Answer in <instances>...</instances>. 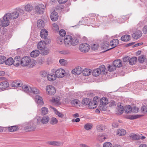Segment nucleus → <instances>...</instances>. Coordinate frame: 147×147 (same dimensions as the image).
<instances>
[{
    "label": "nucleus",
    "mask_w": 147,
    "mask_h": 147,
    "mask_svg": "<svg viewBox=\"0 0 147 147\" xmlns=\"http://www.w3.org/2000/svg\"><path fill=\"white\" fill-rule=\"evenodd\" d=\"M22 89L24 92L30 95L31 94H36L39 93V90L36 88L31 87L26 85H23Z\"/></svg>",
    "instance_id": "1"
},
{
    "label": "nucleus",
    "mask_w": 147,
    "mask_h": 147,
    "mask_svg": "<svg viewBox=\"0 0 147 147\" xmlns=\"http://www.w3.org/2000/svg\"><path fill=\"white\" fill-rule=\"evenodd\" d=\"M119 43V40L118 39H113L110 43L106 42V44H107V45L106 47L107 48L105 49L106 50L103 52H105L114 48L117 46ZM106 45H105V46Z\"/></svg>",
    "instance_id": "2"
},
{
    "label": "nucleus",
    "mask_w": 147,
    "mask_h": 147,
    "mask_svg": "<svg viewBox=\"0 0 147 147\" xmlns=\"http://www.w3.org/2000/svg\"><path fill=\"white\" fill-rule=\"evenodd\" d=\"M31 62V58L30 57L26 56L23 57L21 60L20 63L23 66H26L30 64Z\"/></svg>",
    "instance_id": "3"
},
{
    "label": "nucleus",
    "mask_w": 147,
    "mask_h": 147,
    "mask_svg": "<svg viewBox=\"0 0 147 147\" xmlns=\"http://www.w3.org/2000/svg\"><path fill=\"white\" fill-rule=\"evenodd\" d=\"M45 6L43 4H39L35 7V11L39 14H42L44 12Z\"/></svg>",
    "instance_id": "4"
},
{
    "label": "nucleus",
    "mask_w": 147,
    "mask_h": 147,
    "mask_svg": "<svg viewBox=\"0 0 147 147\" xmlns=\"http://www.w3.org/2000/svg\"><path fill=\"white\" fill-rule=\"evenodd\" d=\"M80 50L82 52H88L90 49V46L87 43H84L81 44L79 46Z\"/></svg>",
    "instance_id": "5"
},
{
    "label": "nucleus",
    "mask_w": 147,
    "mask_h": 147,
    "mask_svg": "<svg viewBox=\"0 0 147 147\" xmlns=\"http://www.w3.org/2000/svg\"><path fill=\"white\" fill-rule=\"evenodd\" d=\"M46 90L47 93L50 95H54L56 92L55 88L52 85H48L46 87Z\"/></svg>",
    "instance_id": "6"
},
{
    "label": "nucleus",
    "mask_w": 147,
    "mask_h": 147,
    "mask_svg": "<svg viewBox=\"0 0 147 147\" xmlns=\"http://www.w3.org/2000/svg\"><path fill=\"white\" fill-rule=\"evenodd\" d=\"M65 71V70L61 68L59 69L55 72V74L56 77L58 78H62L64 76Z\"/></svg>",
    "instance_id": "7"
},
{
    "label": "nucleus",
    "mask_w": 147,
    "mask_h": 147,
    "mask_svg": "<svg viewBox=\"0 0 147 147\" xmlns=\"http://www.w3.org/2000/svg\"><path fill=\"white\" fill-rule=\"evenodd\" d=\"M8 17L6 14L3 17V20H1L2 26L5 27L8 26L9 24V20Z\"/></svg>",
    "instance_id": "8"
},
{
    "label": "nucleus",
    "mask_w": 147,
    "mask_h": 147,
    "mask_svg": "<svg viewBox=\"0 0 147 147\" xmlns=\"http://www.w3.org/2000/svg\"><path fill=\"white\" fill-rule=\"evenodd\" d=\"M8 17V18L10 19H16L19 16V13L17 11H14L12 13H7L6 14Z\"/></svg>",
    "instance_id": "9"
},
{
    "label": "nucleus",
    "mask_w": 147,
    "mask_h": 147,
    "mask_svg": "<svg viewBox=\"0 0 147 147\" xmlns=\"http://www.w3.org/2000/svg\"><path fill=\"white\" fill-rule=\"evenodd\" d=\"M72 38V36L69 35H66L65 36L64 43L66 46H68L70 45Z\"/></svg>",
    "instance_id": "10"
},
{
    "label": "nucleus",
    "mask_w": 147,
    "mask_h": 147,
    "mask_svg": "<svg viewBox=\"0 0 147 147\" xmlns=\"http://www.w3.org/2000/svg\"><path fill=\"white\" fill-rule=\"evenodd\" d=\"M142 35V32L140 30H138L135 31L132 34L133 38L136 40L139 38Z\"/></svg>",
    "instance_id": "11"
},
{
    "label": "nucleus",
    "mask_w": 147,
    "mask_h": 147,
    "mask_svg": "<svg viewBox=\"0 0 147 147\" xmlns=\"http://www.w3.org/2000/svg\"><path fill=\"white\" fill-rule=\"evenodd\" d=\"M82 71V69L80 67H76L74 69L72 70V73L75 75H79Z\"/></svg>",
    "instance_id": "12"
},
{
    "label": "nucleus",
    "mask_w": 147,
    "mask_h": 147,
    "mask_svg": "<svg viewBox=\"0 0 147 147\" xmlns=\"http://www.w3.org/2000/svg\"><path fill=\"white\" fill-rule=\"evenodd\" d=\"M108 104V100L106 98H102V99L100 101V104L99 106L100 107L102 108V109L104 110L103 109V107H104L105 105Z\"/></svg>",
    "instance_id": "13"
},
{
    "label": "nucleus",
    "mask_w": 147,
    "mask_h": 147,
    "mask_svg": "<svg viewBox=\"0 0 147 147\" xmlns=\"http://www.w3.org/2000/svg\"><path fill=\"white\" fill-rule=\"evenodd\" d=\"M22 84L21 81L20 80H15L12 82L11 85L13 87H20L22 86Z\"/></svg>",
    "instance_id": "14"
},
{
    "label": "nucleus",
    "mask_w": 147,
    "mask_h": 147,
    "mask_svg": "<svg viewBox=\"0 0 147 147\" xmlns=\"http://www.w3.org/2000/svg\"><path fill=\"white\" fill-rule=\"evenodd\" d=\"M58 16V13L54 11L52 12L51 14V18L53 21H55L57 20Z\"/></svg>",
    "instance_id": "15"
},
{
    "label": "nucleus",
    "mask_w": 147,
    "mask_h": 147,
    "mask_svg": "<svg viewBox=\"0 0 147 147\" xmlns=\"http://www.w3.org/2000/svg\"><path fill=\"white\" fill-rule=\"evenodd\" d=\"M9 86V84L7 81L2 82L0 83V89L5 90Z\"/></svg>",
    "instance_id": "16"
},
{
    "label": "nucleus",
    "mask_w": 147,
    "mask_h": 147,
    "mask_svg": "<svg viewBox=\"0 0 147 147\" xmlns=\"http://www.w3.org/2000/svg\"><path fill=\"white\" fill-rule=\"evenodd\" d=\"M46 43L45 41H41L38 43L37 48L40 50H42L46 48Z\"/></svg>",
    "instance_id": "17"
},
{
    "label": "nucleus",
    "mask_w": 147,
    "mask_h": 147,
    "mask_svg": "<svg viewBox=\"0 0 147 147\" xmlns=\"http://www.w3.org/2000/svg\"><path fill=\"white\" fill-rule=\"evenodd\" d=\"M48 35V32L45 29L41 30L40 32V35L41 38L43 39H46Z\"/></svg>",
    "instance_id": "18"
},
{
    "label": "nucleus",
    "mask_w": 147,
    "mask_h": 147,
    "mask_svg": "<svg viewBox=\"0 0 147 147\" xmlns=\"http://www.w3.org/2000/svg\"><path fill=\"white\" fill-rule=\"evenodd\" d=\"M35 101L38 104V105H42L43 104L42 98L40 96L36 95L35 97Z\"/></svg>",
    "instance_id": "19"
},
{
    "label": "nucleus",
    "mask_w": 147,
    "mask_h": 147,
    "mask_svg": "<svg viewBox=\"0 0 147 147\" xmlns=\"http://www.w3.org/2000/svg\"><path fill=\"white\" fill-rule=\"evenodd\" d=\"M113 64H114V66L115 67H121L122 65L121 61L120 59H117L115 60L113 62Z\"/></svg>",
    "instance_id": "20"
},
{
    "label": "nucleus",
    "mask_w": 147,
    "mask_h": 147,
    "mask_svg": "<svg viewBox=\"0 0 147 147\" xmlns=\"http://www.w3.org/2000/svg\"><path fill=\"white\" fill-rule=\"evenodd\" d=\"M49 120V118L48 116H44L40 119V122L43 124H47Z\"/></svg>",
    "instance_id": "21"
},
{
    "label": "nucleus",
    "mask_w": 147,
    "mask_h": 147,
    "mask_svg": "<svg viewBox=\"0 0 147 147\" xmlns=\"http://www.w3.org/2000/svg\"><path fill=\"white\" fill-rule=\"evenodd\" d=\"M37 26L38 28L40 29L43 28L45 26L44 22L41 20H38L37 22Z\"/></svg>",
    "instance_id": "22"
},
{
    "label": "nucleus",
    "mask_w": 147,
    "mask_h": 147,
    "mask_svg": "<svg viewBox=\"0 0 147 147\" xmlns=\"http://www.w3.org/2000/svg\"><path fill=\"white\" fill-rule=\"evenodd\" d=\"M6 128H7L8 130L10 132L15 131L18 129V127L17 125L7 127Z\"/></svg>",
    "instance_id": "23"
},
{
    "label": "nucleus",
    "mask_w": 147,
    "mask_h": 147,
    "mask_svg": "<svg viewBox=\"0 0 147 147\" xmlns=\"http://www.w3.org/2000/svg\"><path fill=\"white\" fill-rule=\"evenodd\" d=\"M40 53V51L38 50H34L30 53V56L32 57H36L38 56Z\"/></svg>",
    "instance_id": "24"
},
{
    "label": "nucleus",
    "mask_w": 147,
    "mask_h": 147,
    "mask_svg": "<svg viewBox=\"0 0 147 147\" xmlns=\"http://www.w3.org/2000/svg\"><path fill=\"white\" fill-rule=\"evenodd\" d=\"M14 65L15 66H18L20 63L21 57H17L14 59Z\"/></svg>",
    "instance_id": "25"
},
{
    "label": "nucleus",
    "mask_w": 147,
    "mask_h": 147,
    "mask_svg": "<svg viewBox=\"0 0 147 147\" xmlns=\"http://www.w3.org/2000/svg\"><path fill=\"white\" fill-rule=\"evenodd\" d=\"M56 77L55 74H48L47 78L48 80L50 81H53L56 79Z\"/></svg>",
    "instance_id": "26"
},
{
    "label": "nucleus",
    "mask_w": 147,
    "mask_h": 147,
    "mask_svg": "<svg viewBox=\"0 0 147 147\" xmlns=\"http://www.w3.org/2000/svg\"><path fill=\"white\" fill-rule=\"evenodd\" d=\"M130 39V35L126 34L123 36L121 37V40L124 42H127Z\"/></svg>",
    "instance_id": "27"
},
{
    "label": "nucleus",
    "mask_w": 147,
    "mask_h": 147,
    "mask_svg": "<svg viewBox=\"0 0 147 147\" xmlns=\"http://www.w3.org/2000/svg\"><path fill=\"white\" fill-rule=\"evenodd\" d=\"M33 7L30 4H27L24 7V10L28 12H30L33 10Z\"/></svg>",
    "instance_id": "28"
},
{
    "label": "nucleus",
    "mask_w": 147,
    "mask_h": 147,
    "mask_svg": "<svg viewBox=\"0 0 147 147\" xmlns=\"http://www.w3.org/2000/svg\"><path fill=\"white\" fill-rule=\"evenodd\" d=\"M14 60L12 57H9L5 61V63L6 65H10L14 64Z\"/></svg>",
    "instance_id": "29"
},
{
    "label": "nucleus",
    "mask_w": 147,
    "mask_h": 147,
    "mask_svg": "<svg viewBox=\"0 0 147 147\" xmlns=\"http://www.w3.org/2000/svg\"><path fill=\"white\" fill-rule=\"evenodd\" d=\"M126 133V131L123 129H122L118 130L117 133V134L119 136H123L125 135Z\"/></svg>",
    "instance_id": "30"
},
{
    "label": "nucleus",
    "mask_w": 147,
    "mask_h": 147,
    "mask_svg": "<svg viewBox=\"0 0 147 147\" xmlns=\"http://www.w3.org/2000/svg\"><path fill=\"white\" fill-rule=\"evenodd\" d=\"M71 43L70 44V45H72L73 46H75L77 45L78 42V40L75 37L72 38V39L71 41Z\"/></svg>",
    "instance_id": "31"
},
{
    "label": "nucleus",
    "mask_w": 147,
    "mask_h": 147,
    "mask_svg": "<svg viewBox=\"0 0 147 147\" xmlns=\"http://www.w3.org/2000/svg\"><path fill=\"white\" fill-rule=\"evenodd\" d=\"M137 58L136 57H133L130 58L129 60V63L130 65H133L135 64L137 61Z\"/></svg>",
    "instance_id": "32"
},
{
    "label": "nucleus",
    "mask_w": 147,
    "mask_h": 147,
    "mask_svg": "<svg viewBox=\"0 0 147 147\" xmlns=\"http://www.w3.org/2000/svg\"><path fill=\"white\" fill-rule=\"evenodd\" d=\"M60 97L58 96H55L52 98V101L56 104H58L60 100Z\"/></svg>",
    "instance_id": "33"
},
{
    "label": "nucleus",
    "mask_w": 147,
    "mask_h": 147,
    "mask_svg": "<svg viewBox=\"0 0 147 147\" xmlns=\"http://www.w3.org/2000/svg\"><path fill=\"white\" fill-rule=\"evenodd\" d=\"M92 101L93 102L92 104H94V105L93 106L92 108H95L97 106V104L98 103V97L97 96H95L94 97L92 100Z\"/></svg>",
    "instance_id": "34"
},
{
    "label": "nucleus",
    "mask_w": 147,
    "mask_h": 147,
    "mask_svg": "<svg viewBox=\"0 0 147 147\" xmlns=\"http://www.w3.org/2000/svg\"><path fill=\"white\" fill-rule=\"evenodd\" d=\"M82 72L83 75L86 76L90 75L91 73L90 69H85Z\"/></svg>",
    "instance_id": "35"
},
{
    "label": "nucleus",
    "mask_w": 147,
    "mask_h": 147,
    "mask_svg": "<svg viewBox=\"0 0 147 147\" xmlns=\"http://www.w3.org/2000/svg\"><path fill=\"white\" fill-rule=\"evenodd\" d=\"M36 128V127L34 125H30L25 127V129H27L29 131H32L35 130Z\"/></svg>",
    "instance_id": "36"
},
{
    "label": "nucleus",
    "mask_w": 147,
    "mask_h": 147,
    "mask_svg": "<svg viewBox=\"0 0 147 147\" xmlns=\"http://www.w3.org/2000/svg\"><path fill=\"white\" fill-rule=\"evenodd\" d=\"M125 113H129L132 111V108L129 105H127L125 107L124 109Z\"/></svg>",
    "instance_id": "37"
},
{
    "label": "nucleus",
    "mask_w": 147,
    "mask_h": 147,
    "mask_svg": "<svg viewBox=\"0 0 147 147\" xmlns=\"http://www.w3.org/2000/svg\"><path fill=\"white\" fill-rule=\"evenodd\" d=\"M48 144L53 146H59L60 144V142L56 141H51L47 142Z\"/></svg>",
    "instance_id": "38"
},
{
    "label": "nucleus",
    "mask_w": 147,
    "mask_h": 147,
    "mask_svg": "<svg viewBox=\"0 0 147 147\" xmlns=\"http://www.w3.org/2000/svg\"><path fill=\"white\" fill-rule=\"evenodd\" d=\"M41 53L43 55H46L49 53V50L47 48H45L42 50H40Z\"/></svg>",
    "instance_id": "39"
},
{
    "label": "nucleus",
    "mask_w": 147,
    "mask_h": 147,
    "mask_svg": "<svg viewBox=\"0 0 147 147\" xmlns=\"http://www.w3.org/2000/svg\"><path fill=\"white\" fill-rule=\"evenodd\" d=\"M100 70L98 68L94 70L92 72V75L95 76H97L101 74Z\"/></svg>",
    "instance_id": "40"
},
{
    "label": "nucleus",
    "mask_w": 147,
    "mask_h": 147,
    "mask_svg": "<svg viewBox=\"0 0 147 147\" xmlns=\"http://www.w3.org/2000/svg\"><path fill=\"white\" fill-rule=\"evenodd\" d=\"M58 122V120L56 118L52 117L50 121V123L51 125H55L57 124Z\"/></svg>",
    "instance_id": "41"
},
{
    "label": "nucleus",
    "mask_w": 147,
    "mask_h": 147,
    "mask_svg": "<svg viewBox=\"0 0 147 147\" xmlns=\"http://www.w3.org/2000/svg\"><path fill=\"white\" fill-rule=\"evenodd\" d=\"M49 110L46 107H42L41 109V112L42 114L45 115L48 113Z\"/></svg>",
    "instance_id": "42"
},
{
    "label": "nucleus",
    "mask_w": 147,
    "mask_h": 147,
    "mask_svg": "<svg viewBox=\"0 0 147 147\" xmlns=\"http://www.w3.org/2000/svg\"><path fill=\"white\" fill-rule=\"evenodd\" d=\"M90 100L88 98H86L83 99L82 101V104L84 105H88L89 102Z\"/></svg>",
    "instance_id": "43"
},
{
    "label": "nucleus",
    "mask_w": 147,
    "mask_h": 147,
    "mask_svg": "<svg viewBox=\"0 0 147 147\" xmlns=\"http://www.w3.org/2000/svg\"><path fill=\"white\" fill-rule=\"evenodd\" d=\"M146 57L144 55H141L139 57L138 61L140 63H143Z\"/></svg>",
    "instance_id": "44"
},
{
    "label": "nucleus",
    "mask_w": 147,
    "mask_h": 147,
    "mask_svg": "<svg viewBox=\"0 0 147 147\" xmlns=\"http://www.w3.org/2000/svg\"><path fill=\"white\" fill-rule=\"evenodd\" d=\"M49 74V72L46 71H42L40 72V75L42 77L47 76Z\"/></svg>",
    "instance_id": "45"
},
{
    "label": "nucleus",
    "mask_w": 147,
    "mask_h": 147,
    "mask_svg": "<svg viewBox=\"0 0 147 147\" xmlns=\"http://www.w3.org/2000/svg\"><path fill=\"white\" fill-rule=\"evenodd\" d=\"M118 111L119 112L120 114H122L123 112L124 108L123 106L121 105L120 103L119 105L118 104Z\"/></svg>",
    "instance_id": "46"
},
{
    "label": "nucleus",
    "mask_w": 147,
    "mask_h": 147,
    "mask_svg": "<svg viewBox=\"0 0 147 147\" xmlns=\"http://www.w3.org/2000/svg\"><path fill=\"white\" fill-rule=\"evenodd\" d=\"M116 67L114 64L111 65L109 66L108 67V70L110 71H112L116 69Z\"/></svg>",
    "instance_id": "47"
},
{
    "label": "nucleus",
    "mask_w": 147,
    "mask_h": 147,
    "mask_svg": "<svg viewBox=\"0 0 147 147\" xmlns=\"http://www.w3.org/2000/svg\"><path fill=\"white\" fill-rule=\"evenodd\" d=\"M84 128L87 130H89L92 128V126L91 124L87 123L84 126Z\"/></svg>",
    "instance_id": "48"
},
{
    "label": "nucleus",
    "mask_w": 147,
    "mask_h": 147,
    "mask_svg": "<svg viewBox=\"0 0 147 147\" xmlns=\"http://www.w3.org/2000/svg\"><path fill=\"white\" fill-rule=\"evenodd\" d=\"M64 41L63 38L61 37H58L57 38V42L60 45L62 44Z\"/></svg>",
    "instance_id": "49"
},
{
    "label": "nucleus",
    "mask_w": 147,
    "mask_h": 147,
    "mask_svg": "<svg viewBox=\"0 0 147 147\" xmlns=\"http://www.w3.org/2000/svg\"><path fill=\"white\" fill-rule=\"evenodd\" d=\"M139 135H137L136 134H134L130 136V137L132 139L134 140H138L140 139L139 138Z\"/></svg>",
    "instance_id": "50"
},
{
    "label": "nucleus",
    "mask_w": 147,
    "mask_h": 147,
    "mask_svg": "<svg viewBox=\"0 0 147 147\" xmlns=\"http://www.w3.org/2000/svg\"><path fill=\"white\" fill-rule=\"evenodd\" d=\"M6 59V57L3 56L0 57V64H2L5 62Z\"/></svg>",
    "instance_id": "51"
},
{
    "label": "nucleus",
    "mask_w": 147,
    "mask_h": 147,
    "mask_svg": "<svg viewBox=\"0 0 147 147\" xmlns=\"http://www.w3.org/2000/svg\"><path fill=\"white\" fill-rule=\"evenodd\" d=\"M141 110L144 113H146L147 112V105L142 106L141 108Z\"/></svg>",
    "instance_id": "52"
},
{
    "label": "nucleus",
    "mask_w": 147,
    "mask_h": 147,
    "mask_svg": "<svg viewBox=\"0 0 147 147\" xmlns=\"http://www.w3.org/2000/svg\"><path fill=\"white\" fill-rule=\"evenodd\" d=\"M30 63L29 65H30V67H33L36 64V62L35 60L33 59L31 60V62H30Z\"/></svg>",
    "instance_id": "53"
},
{
    "label": "nucleus",
    "mask_w": 147,
    "mask_h": 147,
    "mask_svg": "<svg viewBox=\"0 0 147 147\" xmlns=\"http://www.w3.org/2000/svg\"><path fill=\"white\" fill-rule=\"evenodd\" d=\"M103 147H112V144L110 142H107L103 144Z\"/></svg>",
    "instance_id": "54"
},
{
    "label": "nucleus",
    "mask_w": 147,
    "mask_h": 147,
    "mask_svg": "<svg viewBox=\"0 0 147 147\" xmlns=\"http://www.w3.org/2000/svg\"><path fill=\"white\" fill-rule=\"evenodd\" d=\"M98 68L100 70L99 71H100L101 73V72H104L105 71V66L104 65H100Z\"/></svg>",
    "instance_id": "55"
},
{
    "label": "nucleus",
    "mask_w": 147,
    "mask_h": 147,
    "mask_svg": "<svg viewBox=\"0 0 147 147\" xmlns=\"http://www.w3.org/2000/svg\"><path fill=\"white\" fill-rule=\"evenodd\" d=\"M59 34V35L62 37L65 36L66 32L64 30L61 29L60 30Z\"/></svg>",
    "instance_id": "56"
},
{
    "label": "nucleus",
    "mask_w": 147,
    "mask_h": 147,
    "mask_svg": "<svg viewBox=\"0 0 147 147\" xmlns=\"http://www.w3.org/2000/svg\"><path fill=\"white\" fill-rule=\"evenodd\" d=\"M59 53L62 54H68L70 53L69 51L68 50H63L59 51Z\"/></svg>",
    "instance_id": "57"
},
{
    "label": "nucleus",
    "mask_w": 147,
    "mask_h": 147,
    "mask_svg": "<svg viewBox=\"0 0 147 147\" xmlns=\"http://www.w3.org/2000/svg\"><path fill=\"white\" fill-rule=\"evenodd\" d=\"M55 114L58 115V117L61 118H63L64 117L63 114L58 111H57L55 113Z\"/></svg>",
    "instance_id": "58"
},
{
    "label": "nucleus",
    "mask_w": 147,
    "mask_h": 147,
    "mask_svg": "<svg viewBox=\"0 0 147 147\" xmlns=\"http://www.w3.org/2000/svg\"><path fill=\"white\" fill-rule=\"evenodd\" d=\"M92 100H90L88 104V107L89 109H93L94 108H92L93 106L94 105V104H92Z\"/></svg>",
    "instance_id": "59"
},
{
    "label": "nucleus",
    "mask_w": 147,
    "mask_h": 147,
    "mask_svg": "<svg viewBox=\"0 0 147 147\" xmlns=\"http://www.w3.org/2000/svg\"><path fill=\"white\" fill-rule=\"evenodd\" d=\"M139 111V109L137 107L135 106L132 108V111L134 113H138Z\"/></svg>",
    "instance_id": "60"
},
{
    "label": "nucleus",
    "mask_w": 147,
    "mask_h": 147,
    "mask_svg": "<svg viewBox=\"0 0 147 147\" xmlns=\"http://www.w3.org/2000/svg\"><path fill=\"white\" fill-rule=\"evenodd\" d=\"M59 62L62 65H65L66 63V61L65 59H61L59 60Z\"/></svg>",
    "instance_id": "61"
},
{
    "label": "nucleus",
    "mask_w": 147,
    "mask_h": 147,
    "mask_svg": "<svg viewBox=\"0 0 147 147\" xmlns=\"http://www.w3.org/2000/svg\"><path fill=\"white\" fill-rule=\"evenodd\" d=\"M98 47V46L97 44H94L92 46L91 49L93 50H97Z\"/></svg>",
    "instance_id": "62"
},
{
    "label": "nucleus",
    "mask_w": 147,
    "mask_h": 147,
    "mask_svg": "<svg viewBox=\"0 0 147 147\" xmlns=\"http://www.w3.org/2000/svg\"><path fill=\"white\" fill-rule=\"evenodd\" d=\"M123 61L124 62H129V60L130 59L128 56H125L123 58Z\"/></svg>",
    "instance_id": "63"
},
{
    "label": "nucleus",
    "mask_w": 147,
    "mask_h": 147,
    "mask_svg": "<svg viewBox=\"0 0 147 147\" xmlns=\"http://www.w3.org/2000/svg\"><path fill=\"white\" fill-rule=\"evenodd\" d=\"M142 31L144 34H147V25L144 26L143 28Z\"/></svg>",
    "instance_id": "64"
}]
</instances>
